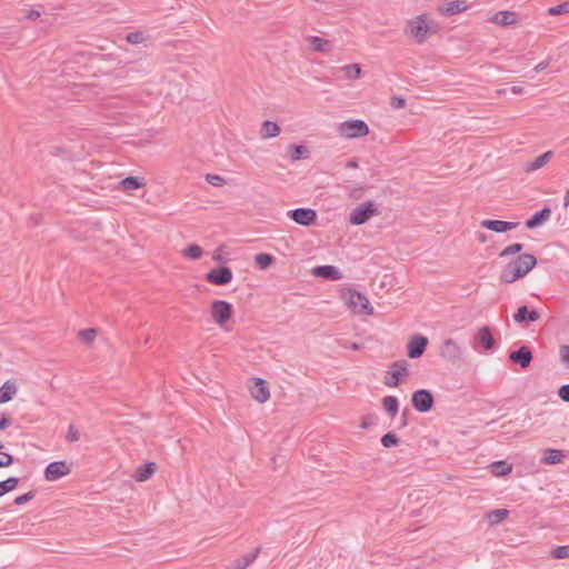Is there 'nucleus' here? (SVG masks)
<instances>
[{"label":"nucleus","mask_w":569,"mask_h":569,"mask_svg":"<svg viewBox=\"0 0 569 569\" xmlns=\"http://www.w3.org/2000/svg\"><path fill=\"white\" fill-rule=\"evenodd\" d=\"M536 264L537 259L533 254H520L505 266L500 274V280L505 283H513L530 272Z\"/></svg>","instance_id":"obj_1"},{"label":"nucleus","mask_w":569,"mask_h":569,"mask_svg":"<svg viewBox=\"0 0 569 569\" xmlns=\"http://www.w3.org/2000/svg\"><path fill=\"white\" fill-rule=\"evenodd\" d=\"M378 213L377 204L372 200H368L356 207L349 217L351 224L360 226L366 223L371 217Z\"/></svg>","instance_id":"obj_2"},{"label":"nucleus","mask_w":569,"mask_h":569,"mask_svg":"<svg viewBox=\"0 0 569 569\" xmlns=\"http://www.w3.org/2000/svg\"><path fill=\"white\" fill-rule=\"evenodd\" d=\"M338 131L342 137L353 139L367 136L369 127L363 120L355 119L340 123Z\"/></svg>","instance_id":"obj_3"},{"label":"nucleus","mask_w":569,"mask_h":569,"mask_svg":"<svg viewBox=\"0 0 569 569\" xmlns=\"http://www.w3.org/2000/svg\"><path fill=\"white\" fill-rule=\"evenodd\" d=\"M348 306L355 313L372 315L373 309L370 306L368 298L359 291L350 289L348 291Z\"/></svg>","instance_id":"obj_4"},{"label":"nucleus","mask_w":569,"mask_h":569,"mask_svg":"<svg viewBox=\"0 0 569 569\" xmlns=\"http://www.w3.org/2000/svg\"><path fill=\"white\" fill-rule=\"evenodd\" d=\"M232 305L224 300H213L211 303V317L213 321L222 327L232 315Z\"/></svg>","instance_id":"obj_5"},{"label":"nucleus","mask_w":569,"mask_h":569,"mask_svg":"<svg viewBox=\"0 0 569 569\" xmlns=\"http://www.w3.org/2000/svg\"><path fill=\"white\" fill-rule=\"evenodd\" d=\"M411 403L417 411L428 412L433 407L435 398L430 390L419 389L412 393Z\"/></svg>","instance_id":"obj_6"},{"label":"nucleus","mask_w":569,"mask_h":569,"mask_svg":"<svg viewBox=\"0 0 569 569\" xmlns=\"http://www.w3.org/2000/svg\"><path fill=\"white\" fill-rule=\"evenodd\" d=\"M287 216L296 223L305 227H310L317 221V212L310 208H297L289 210Z\"/></svg>","instance_id":"obj_7"},{"label":"nucleus","mask_w":569,"mask_h":569,"mask_svg":"<svg viewBox=\"0 0 569 569\" xmlns=\"http://www.w3.org/2000/svg\"><path fill=\"white\" fill-rule=\"evenodd\" d=\"M440 356L445 360L456 363L462 357V348L453 339H446L440 347Z\"/></svg>","instance_id":"obj_8"},{"label":"nucleus","mask_w":569,"mask_h":569,"mask_svg":"<svg viewBox=\"0 0 569 569\" xmlns=\"http://www.w3.org/2000/svg\"><path fill=\"white\" fill-rule=\"evenodd\" d=\"M232 270L229 267L221 266L210 270L206 274V280L214 286H224L232 280Z\"/></svg>","instance_id":"obj_9"},{"label":"nucleus","mask_w":569,"mask_h":569,"mask_svg":"<svg viewBox=\"0 0 569 569\" xmlns=\"http://www.w3.org/2000/svg\"><path fill=\"white\" fill-rule=\"evenodd\" d=\"M71 472L67 461H53L49 463L44 470V477L48 481H56Z\"/></svg>","instance_id":"obj_10"},{"label":"nucleus","mask_w":569,"mask_h":569,"mask_svg":"<svg viewBox=\"0 0 569 569\" xmlns=\"http://www.w3.org/2000/svg\"><path fill=\"white\" fill-rule=\"evenodd\" d=\"M428 346V338L422 335H415L408 342L407 355L411 359L420 358Z\"/></svg>","instance_id":"obj_11"},{"label":"nucleus","mask_w":569,"mask_h":569,"mask_svg":"<svg viewBox=\"0 0 569 569\" xmlns=\"http://www.w3.org/2000/svg\"><path fill=\"white\" fill-rule=\"evenodd\" d=\"M428 31L429 27L422 17H417L409 23V32L419 43L427 39Z\"/></svg>","instance_id":"obj_12"},{"label":"nucleus","mask_w":569,"mask_h":569,"mask_svg":"<svg viewBox=\"0 0 569 569\" xmlns=\"http://www.w3.org/2000/svg\"><path fill=\"white\" fill-rule=\"evenodd\" d=\"M311 273L315 277L323 278L330 281L342 279L341 271L337 267L330 264L317 266L311 270Z\"/></svg>","instance_id":"obj_13"},{"label":"nucleus","mask_w":569,"mask_h":569,"mask_svg":"<svg viewBox=\"0 0 569 569\" xmlns=\"http://www.w3.org/2000/svg\"><path fill=\"white\" fill-rule=\"evenodd\" d=\"M480 345L485 350L489 351L495 348L496 341L489 327H481L475 337V348Z\"/></svg>","instance_id":"obj_14"},{"label":"nucleus","mask_w":569,"mask_h":569,"mask_svg":"<svg viewBox=\"0 0 569 569\" xmlns=\"http://www.w3.org/2000/svg\"><path fill=\"white\" fill-rule=\"evenodd\" d=\"M250 393L252 398L260 403L266 402L270 398V392L266 381L260 378L253 379V385L250 387Z\"/></svg>","instance_id":"obj_15"},{"label":"nucleus","mask_w":569,"mask_h":569,"mask_svg":"<svg viewBox=\"0 0 569 569\" xmlns=\"http://www.w3.org/2000/svg\"><path fill=\"white\" fill-rule=\"evenodd\" d=\"M519 226V222L486 219L481 221V227L495 232H507Z\"/></svg>","instance_id":"obj_16"},{"label":"nucleus","mask_w":569,"mask_h":569,"mask_svg":"<svg viewBox=\"0 0 569 569\" xmlns=\"http://www.w3.org/2000/svg\"><path fill=\"white\" fill-rule=\"evenodd\" d=\"M509 359L521 368H528L532 361V352L528 347L523 346L512 351L509 355Z\"/></svg>","instance_id":"obj_17"},{"label":"nucleus","mask_w":569,"mask_h":569,"mask_svg":"<svg viewBox=\"0 0 569 569\" xmlns=\"http://www.w3.org/2000/svg\"><path fill=\"white\" fill-rule=\"evenodd\" d=\"M539 318V312L535 309L529 310L527 306L519 307L517 312L513 315V320L518 323L535 322L538 321Z\"/></svg>","instance_id":"obj_18"},{"label":"nucleus","mask_w":569,"mask_h":569,"mask_svg":"<svg viewBox=\"0 0 569 569\" xmlns=\"http://www.w3.org/2000/svg\"><path fill=\"white\" fill-rule=\"evenodd\" d=\"M490 21L497 26L507 27L517 22V13L508 10L498 11Z\"/></svg>","instance_id":"obj_19"},{"label":"nucleus","mask_w":569,"mask_h":569,"mask_svg":"<svg viewBox=\"0 0 569 569\" xmlns=\"http://www.w3.org/2000/svg\"><path fill=\"white\" fill-rule=\"evenodd\" d=\"M551 209L549 207L542 208L540 211L536 212L531 218L526 221V227L529 229H535L546 221H548L551 217Z\"/></svg>","instance_id":"obj_20"},{"label":"nucleus","mask_w":569,"mask_h":569,"mask_svg":"<svg viewBox=\"0 0 569 569\" xmlns=\"http://www.w3.org/2000/svg\"><path fill=\"white\" fill-rule=\"evenodd\" d=\"M259 552L260 548H257L253 552L246 553L232 561L226 569H246L257 559Z\"/></svg>","instance_id":"obj_21"},{"label":"nucleus","mask_w":569,"mask_h":569,"mask_svg":"<svg viewBox=\"0 0 569 569\" xmlns=\"http://www.w3.org/2000/svg\"><path fill=\"white\" fill-rule=\"evenodd\" d=\"M391 378H386L385 385L388 387H398L400 378L407 373V368L400 362L392 363Z\"/></svg>","instance_id":"obj_22"},{"label":"nucleus","mask_w":569,"mask_h":569,"mask_svg":"<svg viewBox=\"0 0 569 569\" xmlns=\"http://www.w3.org/2000/svg\"><path fill=\"white\" fill-rule=\"evenodd\" d=\"M156 471V465L153 462H147L139 466L134 473V479L137 481H146L148 480Z\"/></svg>","instance_id":"obj_23"},{"label":"nucleus","mask_w":569,"mask_h":569,"mask_svg":"<svg viewBox=\"0 0 569 569\" xmlns=\"http://www.w3.org/2000/svg\"><path fill=\"white\" fill-rule=\"evenodd\" d=\"M18 389L11 381H6L0 388V403L10 401L17 393Z\"/></svg>","instance_id":"obj_24"},{"label":"nucleus","mask_w":569,"mask_h":569,"mask_svg":"<svg viewBox=\"0 0 569 569\" xmlns=\"http://www.w3.org/2000/svg\"><path fill=\"white\" fill-rule=\"evenodd\" d=\"M562 459H563V453L561 450L546 449L541 461L545 465H557V463H560L562 461Z\"/></svg>","instance_id":"obj_25"},{"label":"nucleus","mask_w":569,"mask_h":569,"mask_svg":"<svg viewBox=\"0 0 569 569\" xmlns=\"http://www.w3.org/2000/svg\"><path fill=\"white\" fill-rule=\"evenodd\" d=\"M467 9V4L465 1L455 0L450 1L446 4L445 8L441 9L442 13L446 16H453L456 13H460Z\"/></svg>","instance_id":"obj_26"},{"label":"nucleus","mask_w":569,"mask_h":569,"mask_svg":"<svg viewBox=\"0 0 569 569\" xmlns=\"http://www.w3.org/2000/svg\"><path fill=\"white\" fill-rule=\"evenodd\" d=\"M552 151H547L542 154H540L539 157H537L532 162H530L527 167H526V170L528 172H531V171H536L540 168H542L551 158H552Z\"/></svg>","instance_id":"obj_27"},{"label":"nucleus","mask_w":569,"mask_h":569,"mask_svg":"<svg viewBox=\"0 0 569 569\" xmlns=\"http://www.w3.org/2000/svg\"><path fill=\"white\" fill-rule=\"evenodd\" d=\"M280 133V127L273 121H264L261 127V136L264 139L277 137Z\"/></svg>","instance_id":"obj_28"},{"label":"nucleus","mask_w":569,"mask_h":569,"mask_svg":"<svg viewBox=\"0 0 569 569\" xmlns=\"http://www.w3.org/2000/svg\"><path fill=\"white\" fill-rule=\"evenodd\" d=\"M490 468L491 472L497 477L507 476L512 471V467L503 460L492 462Z\"/></svg>","instance_id":"obj_29"},{"label":"nucleus","mask_w":569,"mask_h":569,"mask_svg":"<svg viewBox=\"0 0 569 569\" xmlns=\"http://www.w3.org/2000/svg\"><path fill=\"white\" fill-rule=\"evenodd\" d=\"M383 409L391 416L395 417L399 410V402L395 396H386L382 399Z\"/></svg>","instance_id":"obj_30"},{"label":"nucleus","mask_w":569,"mask_h":569,"mask_svg":"<svg viewBox=\"0 0 569 569\" xmlns=\"http://www.w3.org/2000/svg\"><path fill=\"white\" fill-rule=\"evenodd\" d=\"M143 186V182L137 177H127L120 181V187L124 191H132Z\"/></svg>","instance_id":"obj_31"},{"label":"nucleus","mask_w":569,"mask_h":569,"mask_svg":"<svg viewBox=\"0 0 569 569\" xmlns=\"http://www.w3.org/2000/svg\"><path fill=\"white\" fill-rule=\"evenodd\" d=\"M509 515V511L507 509H495L487 513V520L491 525H497L503 521Z\"/></svg>","instance_id":"obj_32"},{"label":"nucleus","mask_w":569,"mask_h":569,"mask_svg":"<svg viewBox=\"0 0 569 569\" xmlns=\"http://www.w3.org/2000/svg\"><path fill=\"white\" fill-rule=\"evenodd\" d=\"M309 43L317 52H325L330 49V42L319 37H310Z\"/></svg>","instance_id":"obj_33"},{"label":"nucleus","mask_w":569,"mask_h":569,"mask_svg":"<svg viewBox=\"0 0 569 569\" xmlns=\"http://www.w3.org/2000/svg\"><path fill=\"white\" fill-rule=\"evenodd\" d=\"M341 71L345 73L346 78H348L350 80H355L360 77L361 68L358 63H351V64L343 66L341 68Z\"/></svg>","instance_id":"obj_34"},{"label":"nucleus","mask_w":569,"mask_h":569,"mask_svg":"<svg viewBox=\"0 0 569 569\" xmlns=\"http://www.w3.org/2000/svg\"><path fill=\"white\" fill-rule=\"evenodd\" d=\"M18 483L19 479L16 477H9L8 479L0 481V497L16 489Z\"/></svg>","instance_id":"obj_35"},{"label":"nucleus","mask_w":569,"mask_h":569,"mask_svg":"<svg viewBox=\"0 0 569 569\" xmlns=\"http://www.w3.org/2000/svg\"><path fill=\"white\" fill-rule=\"evenodd\" d=\"M254 260L260 269L266 270L271 266L273 257L269 253H259L256 256Z\"/></svg>","instance_id":"obj_36"},{"label":"nucleus","mask_w":569,"mask_h":569,"mask_svg":"<svg viewBox=\"0 0 569 569\" xmlns=\"http://www.w3.org/2000/svg\"><path fill=\"white\" fill-rule=\"evenodd\" d=\"M183 254L184 257L189 258V259H200L201 256H202V249L201 247H199L198 244L193 243V244H190L184 251H183Z\"/></svg>","instance_id":"obj_37"},{"label":"nucleus","mask_w":569,"mask_h":569,"mask_svg":"<svg viewBox=\"0 0 569 569\" xmlns=\"http://www.w3.org/2000/svg\"><path fill=\"white\" fill-rule=\"evenodd\" d=\"M548 13L550 16H560V14H566V13H569V1H565L560 4H557L555 7H550L548 9Z\"/></svg>","instance_id":"obj_38"},{"label":"nucleus","mask_w":569,"mask_h":569,"mask_svg":"<svg viewBox=\"0 0 569 569\" xmlns=\"http://www.w3.org/2000/svg\"><path fill=\"white\" fill-rule=\"evenodd\" d=\"M78 336L81 341L86 343H91L97 337V330L92 328L80 330Z\"/></svg>","instance_id":"obj_39"},{"label":"nucleus","mask_w":569,"mask_h":569,"mask_svg":"<svg viewBox=\"0 0 569 569\" xmlns=\"http://www.w3.org/2000/svg\"><path fill=\"white\" fill-rule=\"evenodd\" d=\"M381 443L386 448H390L397 446L399 443V438L393 432H387L381 438Z\"/></svg>","instance_id":"obj_40"},{"label":"nucleus","mask_w":569,"mask_h":569,"mask_svg":"<svg viewBox=\"0 0 569 569\" xmlns=\"http://www.w3.org/2000/svg\"><path fill=\"white\" fill-rule=\"evenodd\" d=\"M290 148L292 150L290 153V158L292 161H298L302 159L305 157V153L307 152V149L303 146L291 144Z\"/></svg>","instance_id":"obj_41"},{"label":"nucleus","mask_w":569,"mask_h":569,"mask_svg":"<svg viewBox=\"0 0 569 569\" xmlns=\"http://www.w3.org/2000/svg\"><path fill=\"white\" fill-rule=\"evenodd\" d=\"M523 248V244L522 243H512L508 247H506L500 253H499V257L503 258V257H508V256H512V254H516V253H519Z\"/></svg>","instance_id":"obj_42"},{"label":"nucleus","mask_w":569,"mask_h":569,"mask_svg":"<svg viewBox=\"0 0 569 569\" xmlns=\"http://www.w3.org/2000/svg\"><path fill=\"white\" fill-rule=\"evenodd\" d=\"M551 556H552L555 559H566V558H569V547H568V546H559V547H556V548L551 551Z\"/></svg>","instance_id":"obj_43"},{"label":"nucleus","mask_w":569,"mask_h":569,"mask_svg":"<svg viewBox=\"0 0 569 569\" xmlns=\"http://www.w3.org/2000/svg\"><path fill=\"white\" fill-rule=\"evenodd\" d=\"M126 40L131 44H139L144 41L142 31H134L127 34Z\"/></svg>","instance_id":"obj_44"},{"label":"nucleus","mask_w":569,"mask_h":569,"mask_svg":"<svg viewBox=\"0 0 569 569\" xmlns=\"http://www.w3.org/2000/svg\"><path fill=\"white\" fill-rule=\"evenodd\" d=\"M206 181L213 187H222L226 183V180L221 176L211 173L206 176Z\"/></svg>","instance_id":"obj_45"},{"label":"nucleus","mask_w":569,"mask_h":569,"mask_svg":"<svg viewBox=\"0 0 569 569\" xmlns=\"http://www.w3.org/2000/svg\"><path fill=\"white\" fill-rule=\"evenodd\" d=\"M79 438H80V433H79L78 429L73 425H70L68 428V432L66 435V439L69 442H74V441H78Z\"/></svg>","instance_id":"obj_46"},{"label":"nucleus","mask_w":569,"mask_h":569,"mask_svg":"<svg viewBox=\"0 0 569 569\" xmlns=\"http://www.w3.org/2000/svg\"><path fill=\"white\" fill-rule=\"evenodd\" d=\"M33 497H34V491H28L27 493L17 497L14 499V503L18 506L24 505V503L29 502L30 500H32Z\"/></svg>","instance_id":"obj_47"},{"label":"nucleus","mask_w":569,"mask_h":569,"mask_svg":"<svg viewBox=\"0 0 569 569\" xmlns=\"http://www.w3.org/2000/svg\"><path fill=\"white\" fill-rule=\"evenodd\" d=\"M559 355L563 365L569 368V346L562 345L559 349Z\"/></svg>","instance_id":"obj_48"},{"label":"nucleus","mask_w":569,"mask_h":569,"mask_svg":"<svg viewBox=\"0 0 569 569\" xmlns=\"http://www.w3.org/2000/svg\"><path fill=\"white\" fill-rule=\"evenodd\" d=\"M13 463V457L0 450V468L9 467Z\"/></svg>","instance_id":"obj_49"},{"label":"nucleus","mask_w":569,"mask_h":569,"mask_svg":"<svg viewBox=\"0 0 569 569\" xmlns=\"http://www.w3.org/2000/svg\"><path fill=\"white\" fill-rule=\"evenodd\" d=\"M390 106L393 109H401L406 106V100L402 97H392L390 101Z\"/></svg>","instance_id":"obj_50"},{"label":"nucleus","mask_w":569,"mask_h":569,"mask_svg":"<svg viewBox=\"0 0 569 569\" xmlns=\"http://www.w3.org/2000/svg\"><path fill=\"white\" fill-rule=\"evenodd\" d=\"M558 396L560 397L561 400L569 402V383L563 385L559 388Z\"/></svg>","instance_id":"obj_51"},{"label":"nucleus","mask_w":569,"mask_h":569,"mask_svg":"<svg viewBox=\"0 0 569 569\" xmlns=\"http://www.w3.org/2000/svg\"><path fill=\"white\" fill-rule=\"evenodd\" d=\"M549 66V60H546V61H541L539 62L535 68H533V72L535 73H539L541 71H543L547 67Z\"/></svg>","instance_id":"obj_52"},{"label":"nucleus","mask_w":569,"mask_h":569,"mask_svg":"<svg viewBox=\"0 0 569 569\" xmlns=\"http://www.w3.org/2000/svg\"><path fill=\"white\" fill-rule=\"evenodd\" d=\"M40 16H41L40 11H38V10H33V9H32V10H29V11L27 12L26 18H27V19H29V20H36V19H38Z\"/></svg>","instance_id":"obj_53"},{"label":"nucleus","mask_w":569,"mask_h":569,"mask_svg":"<svg viewBox=\"0 0 569 569\" xmlns=\"http://www.w3.org/2000/svg\"><path fill=\"white\" fill-rule=\"evenodd\" d=\"M9 425V418H7L4 415L0 416V429H6Z\"/></svg>","instance_id":"obj_54"},{"label":"nucleus","mask_w":569,"mask_h":569,"mask_svg":"<svg viewBox=\"0 0 569 569\" xmlns=\"http://www.w3.org/2000/svg\"><path fill=\"white\" fill-rule=\"evenodd\" d=\"M511 92L515 94H522V93H525V89H523V87H520V86H512Z\"/></svg>","instance_id":"obj_55"},{"label":"nucleus","mask_w":569,"mask_h":569,"mask_svg":"<svg viewBox=\"0 0 569 569\" xmlns=\"http://www.w3.org/2000/svg\"><path fill=\"white\" fill-rule=\"evenodd\" d=\"M347 167H349V168H357L358 164H357L356 161H350V162H348Z\"/></svg>","instance_id":"obj_56"},{"label":"nucleus","mask_w":569,"mask_h":569,"mask_svg":"<svg viewBox=\"0 0 569 569\" xmlns=\"http://www.w3.org/2000/svg\"><path fill=\"white\" fill-rule=\"evenodd\" d=\"M479 240H480L481 242H485V241L487 240V238H486V236H485V234H480V236H479Z\"/></svg>","instance_id":"obj_57"},{"label":"nucleus","mask_w":569,"mask_h":569,"mask_svg":"<svg viewBox=\"0 0 569 569\" xmlns=\"http://www.w3.org/2000/svg\"><path fill=\"white\" fill-rule=\"evenodd\" d=\"M406 415H407V410H405V411L402 412V417H403V419H407V416H406Z\"/></svg>","instance_id":"obj_58"},{"label":"nucleus","mask_w":569,"mask_h":569,"mask_svg":"<svg viewBox=\"0 0 569 569\" xmlns=\"http://www.w3.org/2000/svg\"><path fill=\"white\" fill-rule=\"evenodd\" d=\"M2 448H3V445H2V442L0 441V450H1Z\"/></svg>","instance_id":"obj_59"}]
</instances>
